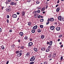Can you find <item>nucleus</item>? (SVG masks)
<instances>
[{
	"instance_id": "nucleus-1",
	"label": "nucleus",
	"mask_w": 64,
	"mask_h": 64,
	"mask_svg": "<svg viewBox=\"0 0 64 64\" xmlns=\"http://www.w3.org/2000/svg\"><path fill=\"white\" fill-rule=\"evenodd\" d=\"M35 60V58L34 56H33L32 57L30 60V61H34Z\"/></svg>"
},
{
	"instance_id": "nucleus-2",
	"label": "nucleus",
	"mask_w": 64,
	"mask_h": 64,
	"mask_svg": "<svg viewBox=\"0 0 64 64\" xmlns=\"http://www.w3.org/2000/svg\"><path fill=\"white\" fill-rule=\"evenodd\" d=\"M10 4L11 5H16V2H12L10 3Z\"/></svg>"
},
{
	"instance_id": "nucleus-3",
	"label": "nucleus",
	"mask_w": 64,
	"mask_h": 64,
	"mask_svg": "<svg viewBox=\"0 0 64 64\" xmlns=\"http://www.w3.org/2000/svg\"><path fill=\"white\" fill-rule=\"evenodd\" d=\"M54 28H55V27L54 26H52L50 28V29L51 30H53Z\"/></svg>"
},
{
	"instance_id": "nucleus-4",
	"label": "nucleus",
	"mask_w": 64,
	"mask_h": 64,
	"mask_svg": "<svg viewBox=\"0 0 64 64\" xmlns=\"http://www.w3.org/2000/svg\"><path fill=\"white\" fill-rule=\"evenodd\" d=\"M6 11L7 12H10L11 11V8H6Z\"/></svg>"
},
{
	"instance_id": "nucleus-5",
	"label": "nucleus",
	"mask_w": 64,
	"mask_h": 64,
	"mask_svg": "<svg viewBox=\"0 0 64 64\" xmlns=\"http://www.w3.org/2000/svg\"><path fill=\"white\" fill-rule=\"evenodd\" d=\"M37 27H38L36 25L35 26H34L33 27L32 29L34 30H35V29H36L37 28Z\"/></svg>"
},
{
	"instance_id": "nucleus-6",
	"label": "nucleus",
	"mask_w": 64,
	"mask_h": 64,
	"mask_svg": "<svg viewBox=\"0 0 64 64\" xmlns=\"http://www.w3.org/2000/svg\"><path fill=\"white\" fill-rule=\"evenodd\" d=\"M17 15L16 14H14L12 15V17L13 18H16L17 17Z\"/></svg>"
},
{
	"instance_id": "nucleus-7",
	"label": "nucleus",
	"mask_w": 64,
	"mask_h": 64,
	"mask_svg": "<svg viewBox=\"0 0 64 64\" xmlns=\"http://www.w3.org/2000/svg\"><path fill=\"white\" fill-rule=\"evenodd\" d=\"M30 55V53L29 52L27 53L26 54V55L27 56V57H29Z\"/></svg>"
},
{
	"instance_id": "nucleus-8",
	"label": "nucleus",
	"mask_w": 64,
	"mask_h": 64,
	"mask_svg": "<svg viewBox=\"0 0 64 64\" xmlns=\"http://www.w3.org/2000/svg\"><path fill=\"white\" fill-rule=\"evenodd\" d=\"M56 30H57V31H60V27H58L56 28Z\"/></svg>"
},
{
	"instance_id": "nucleus-9",
	"label": "nucleus",
	"mask_w": 64,
	"mask_h": 64,
	"mask_svg": "<svg viewBox=\"0 0 64 64\" xmlns=\"http://www.w3.org/2000/svg\"><path fill=\"white\" fill-rule=\"evenodd\" d=\"M61 17V16H59L58 17V19L59 20H61L62 19Z\"/></svg>"
},
{
	"instance_id": "nucleus-10",
	"label": "nucleus",
	"mask_w": 64,
	"mask_h": 64,
	"mask_svg": "<svg viewBox=\"0 0 64 64\" xmlns=\"http://www.w3.org/2000/svg\"><path fill=\"white\" fill-rule=\"evenodd\" d=\"M28 45L30 46H31L33 45V43L32 42H30L28 43Z\"/></svg>"
},
{
	"instance_id": "nucleus-11",
	"label": "nucleus",
	"mask_w": 64,
	"mask_h": 64,
	"mask_svg": "<svg viewBox=\"0 0 64 64\" xmlns=\"http://www.w3.org/2000/svg\"><path fill=\"white\" fill-rule=\"evenodd\" d=\"M38 16V14H36L34 15V17H35V18H37V16Z\"/></svg>"
},
{
	"instance_id": "nucleus-12",
	"label": "nucleus",
	"mask_w": 64,
	"mask_h": 64,
	"mask_svg": "<svg viewBox=\"0 0 64 64\" xmlns=\"http://www.w3.org/2000/svg\"><path fill=\"white\" fill-rule=\"evenodd\" d=\"M22 53H20L18 54H17V56H18V57H20L22 55Z\"/></svg>"
},
{
	"instance_id": "nucleus-13",
	"label": "nucleus",
	"mask_w": 64,
	"mask_h": 64,
	"mask_svg": "<svg viewBox=\"0 0 64 64\" xmlns=\"http://www.w3.org/2000/svg\"><path fill=\"white\" fill-rule=\"evenodd\" d=\"M34 51H36V52H37V51H38V50H37V48H34Z\"/></svg>"
},
{
	"instance_id": "nucleus-14",
	"label": "nucleus",
	"mask_w": 64,
	"mask_h": 64,
	"mask_svg": "<svg viewBox=\"0 0 64 64\" xmlns=\"http://www.w3.org/2000/svg\"><path fill=\"white\" fill-rule=\"evenodd\" d=\"M53 42L52 41H50V42H49V45H50V46H51L52 44V43Z\"/></svg>"
},
{
	"instance_id": "nucleus-15",
	"label": "nucleus",
	"mask_w": 64,
	"mask_h": 64,
	"mask_svg": "<svg viewBox=\"0 0 64 64\" xmlns=\"http://www.w3.org/2000/svg\"><path fill=\"white\" fill-rule=\"evenodd\" d=\"M53 20H54V19L53 18H50L49 20V21H53Z\"/></svg>"
},
{
	"instance_id": "nucleus-16",
	"label": "nucleus",
	"mask_w": 64,
	"mask_h": 64,
	"mask_svg": "<svg viewBox=\"0 0 64 64\" xmlns=\"http://www.w3.org/2000/svg\"><path fill=\"white\" fill-rule=\"evenodd\" d=\"M60 8H58L56 9V11L58 12H59V10H60Z\"/></svg>"
},
{
	"instance_id": "nucleus-17",
	"label": "nucleus",
	"mask_w": 64,
	"mask_h": 64,
	"mask_svg": "<svg viewBox=\"0 0 64 64\" xmlns=\"http://www.w3.org/2000/svg\"><path fill=\"white\" fill-rule=\"evenodd\" d=\"M23 33L22 32H21L20 33V36H23Z\"/></svg>"
},
{
	"instance_id": "nucleus-18",
	"label": "nucleus",
	"mask_w": 64,
	"mask_h": 64,
	"mask_svg": "<svg viewBox=\"0 0 64 64\" xmlns=\"http://www.w3.org/2000/svg\"><path fill=\"white\" fill-rule=\"evenodd\" d=\"M37 32L40 33V32H41V30L40 29H38L37 30Z\"/></svg>"
},
{
	"instance_id": "nucleus-19",
	"label": "nucleus",
	"mask_w": 64,
	"mask_h": 64,
	"mask_svg": "<svg viewBox=\"0 0 64 64\" xmlns=\"http://www.w3.org/2000/svg\"><path fill=\"white\" fill-rule=\"evenodd\" d=\"M45 36H44L43 35L41 36V39H43L44 38Z\"/></svg>"
},
{
	"instance_id": "nucleus-20",
	"label": "nucleus",
	"mask_w": 64,
	"mask_h": 64,
	"mask_svg": "<svg viewBox=\"0 0 64 64\" xmlns=\"http://www.w3.org/2000/svg\"><path fill=\"white\" fill-rule=\"evenodd\" d=\"M45 8L44 7L42 8V10H41V11H44V10H45Z\"/></svg>"
},
{
	"instance_id": "nucleus-21",
	"label": "nucleus",
	"mask_w": 64,
	"mask_h": 64,
	"mask_svg": "<svg viewBox=\"0 0 64 64\" xmlns=\"http://www.w3.org/2000/svg\"><path fill=\"white\" fill-rule=\"evenodd\" d=\"M28 26H30L31 25V22H28Z\"/></svg>"
},
{
	"instance_id": "nucleus-22",
	"label": "nucleus",
	"mask_w": 64,
	"mask_h": 64,
	"mask_svg": "<svg viewBox=\"0 0 64 64\" xmlns=\"http://www.w3.org/2000/svg\"><path fill=\"white\" fill-rule=\"evenodd\" d=\"M45 49V48L44 47H42L41 48V50L42 51H44Z\"/></svg>"
},
{
	"instance_id": "nucleus-23",
	"label": "nucleus",
	"mask_w": 64,
	"mask_h": 64,
	"mask_svg": "<svg viewBox=\"0 0 64 64\" xmlns=\"http://www.w3.org/2000/svg\"><path fill=\"white\" fill-rule=\"evenodd\" d=\"M50 51V50L49 49L47 48L46 50V52H49Z\"/></svg>"
},
{
	"instance_id": "nucleus-24",
	"label": "nucleus",
	"mask_w": 64,
	"mask_h": 64,
	"mask_svg": "<svg viewBox=\"0 0 64 64\" xmlns=\"http://www.w3.org/2000/svg\"><path fill=\"white\" fill-rule=\"evenodd\" d=\"M48 22H47L46 24V25H48L49 23V18L48 20Z\"/></svg>"
},
{
	"instance_id": "nucleus-25",
	"label": "nucleus",
	"mask_w": 64,
	"mask_h": 64,
	"mask_svg": "<svg viewBox=\"0 0 64 64\" xmlns=\"http://www.w3.org/2000/svg\"><path fill=\"white\" fill-rule=\"evenodd\" d=\"M35 30H32V33H35Z\"/></svg>"
},
{
	"instance_id": "nucleus-26",
	"label": "nucleus",
	"mask_w": 64,
	"mask_h": 64,
	"mask_svg": "<svg viewBox=\"0 0 64 64\" xmlns=\"http://www.w3.org/2000/svg\"><path fill=\"white\" fill-rule=\"evenodd\" d=\"M40 27L41 28H43V25H40Z\"/></svg>"
},
{
	"instance_id": "nucleus-27",
	"label": "nucleus",
	"mask_w": 64,
	"mask_h": 64,
	"mask_svg": "<svg viewBox=\"0 0 64 64\" xmlns=\"http://www.w3.org/2000/svg\"><path fill=\"white\" fill-rule=\"evenodd\" d=\"M39 3H40V2L38 1H37L36 2V3L37 4H39Z\"/></svg>"
},
{
	"instance_id": "nucleus-28",
	"label": "nucleus",
	"mask_w": 64,
	"mask_h": 64,
	"mask_svg": "<svg viewBox=\"0 0 64 64\" xmlns=\"http://www.w3.org/2000/svg\"><path fill=\"white\" fill-rule=\"evenodd\" d=\"M1 48H2V49H5V48L3 46H2Z\"/></svg>"
},
{
	"instance_id": "nucleus-29",
	"label": "nucleus",
	"mask_w": 64,
	"mask_h": 64,
	"mask_svg": "<svg viewBox=\"0 0 64 64\" xmlns=\"http://www.w3.org/2000/svg\"><path fill=\"white\" fill-rule=\"evenodd\" d=\"M25 40H27L28 39V37L27 36H25L24 38Z\"/></svg>"
},
{
	"instance_id": "nucleus-30",
	"label": "nucleus",
	"mask_w": 64,
	"mask_h": 64,
	"mask_svg": "<svg viewBox=\"0 0 64 64\" xmlns=\"http://www.w3.org/2000/svg\"><path fill=\"white\" fill-rule=\"evenodd\" d=\"M40 12V10H38L36 12V13H39Z\"/></svg>"
},
{
	"instance_id": "nucleus-31",
	"label": "nucleus",
	"mask_w": 64,
	"mask_h": 64,
	"mask_svg": "<svg viewBox=\"0 0 64 64\" xmlns=\"http://www.w3.org/2000/svg\"><path fill=\"white\" fill-rule=\"evenodd\" d=\"M62 36V34H60V35L59 36V37L60 38H61Z\"/></svg>"
},
{
	"instance_id": "nucleus-32",
	"label": "nucleus",
	"mask_w": 64,
	"mask_h": 64,
	"mask_svg": "<svg viewBox=\"0 0 64 64\" xmlns=\"http://www.w3.org/2000/svg\"><path fill=\"white\" fill-rule=\"evenodd\" d=\"M43 19H41L40 20V22H43L44 21Z\"/></svg>"
},
{
	"instance_id": "nucleus-33",
	"label": "nucleus",
	"mask_w": 64,
	"mask_h": 64,
	"mask_svg": "<svg viewBox=\"0 0 64 64\" xmlns=\"http://www.w3.org/2000/svg\"><path fill=\"white\" fill-rule=\"evenodd\" d=\"M37 9L38 10H40V9H41V8L40 7L39 8V7H37Z\"/></svg>"
},
{
	"instance_id": "nucleus-34",
	"label": "nucleus",
	"mask_w": 64,
	"mask_h": 64,
	"mask_svg": "<svg viewBox=\"0 0 64 64\" xmlns=\"http://www.w3.org/2000/svg\"><path fill=\"white\" fill-rule=\"evenodd\" d=\"M62 59H63V57L62 56H61L60 57V61H62Z\"/></svg>"
},
{
	"instance_id": "nucleus-35",
	"label": "nucleus",
	"mask_w": 64,
	"mask_h": 64,
	"mask_svg": "<svg viewBox=\"0 0 64 64\" xmlns=\"http://www.w3.org/2000/svg\"><path fill=\"white\" fill-rule=\"evenodd\" d=\"M22 15H25V12H24L23 11L22 12Z\"/></svg>"
},
{
	"instance_id": "nucleus-36",
	"label": "nucleus",
	"mask_w": 64,
	"mask_h": 64,
	"mask_svg": "<svg viewBox=\"0 0 64 64\" xmlns=\"http://www.w3.org/2000/svg\"><path fill=\"white\" fill-rule=\"evenodd\" d=\"M20 48L21 49H24V46H21Z\"/></svg>"
},
{
	"instance_id": "nucleus-37",
	"label": "nucleus",
	"mask_w": 64,
	"mask_h": 64,
	"mask_svg": "<svg viewBox=\"0 0 64 64\" xmlns=\"http://www.w3.org/2000/svg\"><path fill=\"white\" fill-rule=\"evenodd\" d=\"M12 47L13 48H14V47H15V46H14V45L13 44L12 46Z\"/></svg>"
},
{
	"instance_id": "nucleus-38",
	"label": "nucleus",
	"mask_w": 64,
	"mask_h": 64,
	"mask_svg": "<svg viewBox=\"0 0 64 64\" xmlns=\"http://www.w3.org/2000/svg\"><path fill=\"white\" fill-rule=\"evenodd\" d=\"M7 1L8 2H11V0H8Z\"/></svg>"
},
{
	"instance_id": "nucleus-39",
	"label": "nucleus",
	"mask_w": 64,
	"mask_h": 64,
	"mask_svg": "<svg viewBox=\"0 0 64 64\" xmlns=\"http://www.w3.org/2000/svg\"><path fill=\"white\" fill-rule=\"evenodd\" d=\"M6 17L7 18H9V16L8 15L6 16Z\"/></svg>"
},
{
	"instance_id": "nucleus-40",
	"label": "nucleus",
	"mask_w": 64,
	"mask_h": 64,
	"mask_svg": "<svg viewBox=\"0 0 64 64\" xmlns=\"http://www.w3.org/2000/svg\"><path fill=\"white\" fill-rule=\"evenodd\" d=\"M19 53H22V50H20L19 52Z\"/></svg>"
},
{
	"instance_id": "nucleus-41",
	"label": "nucleus",
	"mask_w": 64,
	"mask_h": 64,
	"mask_svg": "<svg viewBox=\"0 0 64 64\" xmlns=\"http://www.w3.org/2000/svg\"><path fill=\"white\" fill-rule=\"evenodd\" d=\"M16 53L17 54H18V53H19V50H17L16 51Z\"/></svg>"
},
{
	"instance_id": "nucleus-42",
	"label": "nucleus",
	"mask_w": 64,
	"mask_h": 64,
	"mask_svg": "<svg viewBox=\"0 0 64 64\" xmlns=\"http://www.w3.org/2000/svg\"><path fill=\"white\" fill-rule=\"evenodd\" d=\"M44 64H47V62H44Z\"/></svg>"
},
{
	"instance_id": "nucleus-43",
	"label": "nucleus",
	"mask_w": 64,
	"mask_h": 64,
	"mask_svg": "<svg viewBox=\"0 0 64 64\" xmlns=\"http://www.w3.org/2000/svg\"><path fill=\"white\" fill-rule=\"evenodd\" d=\"M34 64V62H32L30 63V64Z\"/></svg>"
},
{
	"instance_id": "nucleus-44",
	"label": "nucleus",
	"mask_w": 64,
	"mask_h": 64,
	"mask_svg": "<svg viewBox=\"0 0 64 64\" xmlns=\"http://www.w3.org/2000/svg\"><path fill=\"white\" fill-rule=\"evenodd\" d=\"M51 57V55L50 54V55H49L48 57H49V58H50V57Z\"/></svg>"
},
{
	"instance_id": "nucleus-45",
	"label": "nucleus",
	"mask_w": 64,
	"mask_h": 64,
	"mask_svg": "<svg viewBox=\"0 0 64 64\" xmlns=\"http://www.w3.org/2000/svg\"><path fill=\"white\" fill-rule=\"evenodd\" d=\"M48 48H51V46H48Z\"/></svg>"
},
{
	"instance_id": "nucleus-46",
	"label": "nucleus",
	"mask_w": 64,
	"mask_h": 64,
	"mask_svg": "<svg viewBox=\"0 0 64 64\" xmlns=\"http://www.w3.org/2000/svg\"><path fill=\"white\" fill-rule=\"evenodd\" d=\"M40 17H41V16H40V15H39L38 16V18H40Z\"/></svg>"
},
{
	"instance_id": "nucleus-47",
	"label": "nucleus",
	"mask_w": 64,
	"mask_h": 64,
	"mask_svg": "<svg viewBox=\"0 0 64 64\" xmlns=\"http://www.w3.org/2000/svg\"><path fill=\"white\" fill-rule=\"evenodd\" d=\"M47 45L49 44V42H47Z\"/></svg>"
},
{
	"instance_id": "nucleus-48",
	"label": "nucleus",
	"mask_w": 64,
	"mask_h": 64,
	"mask_svg": "<svg viewBox=\"0 0 64 64\" xmlns=\"http://www.w3.org/2000/svg\"><path fill=\"white\" fill-rule=\"evenodd\" d=\"M10 32H12V30H10L9 31Z\"/></svg>"
},
{
	"instance_id": "nucleus-49",
	"label": "nucleus",
	"mask_w": 64,
	"mask_h": 64,
	"mask_svg": "<svg viewBox=\"0 0 64 64\" xmlns=\"http://www.w3.org/2000/svg\"><path fill=\"white\" fill-rule=\"evenodd\" d=\"M16 14H18V15H19L20 14V13H19V12H16Z\"/></svg>"
},
{
	"instance_id": "nucleus-50",
	"label": "nucleus",
	"mask_w": 64,
	"mask_h": 64,
	"mask_svg": "<svg viewBox=\"0 0 64 64\" xmlns=\"http://www.w3.org/2000/svg\"><path fill=\"white\" fill-rule=\"evenodd\" d=\"M60 1L59 0H58V1L57 2V3H59Z\"/></svg>"
},
{
	"instance_id": "nucleus-51",
	"label": "nucleus",
	"mask_w": 64,
	"mask_h": 64,
	"mask_svg": "<svg viewBox=\"0 0 64 64\" xmlns=\"http://www.w3.org/2000/svg\"><path fill=\"white\" fill-rule=\"evenodd\" d=\"M17 21H18V20H19V17H18L17 18Z\"/></svg>"
},
{
	"instance_id": "nucleus-52",
	"label": "nucleus",
	"mask_w": 64,
	"mask_h": 64,
	"mask_svg": "<svg viewBox=\"0 0 64 64\" xmlns=\"http://www.w3.org/2000/svg\"><path fill=\"white\" fill-rule=\"evenodd\" d=\"M18 42H20V40H18Z\"/></svg>"
},
{
	"instance_id": "nucleus-53",
	"label": "nucleus",
	"mask_w": 64,
	"mask_h": 64,
	"mask_svg": "<svg viewBox=\"0 0 64 64\" xmlns=\"http://www.w3.org/2000/svg\"><path fill=\"white\" fill-rule=\"evenodd\" d=\"M59 5L58 4L57 5H56V7H58V6Z\"/></svg>"
},
{
	"instance_id": "nucleus-54",
	"label": "nucleus",
	"mask_w": 64,
	"mask_h": 64,
	"mask_svg": "<svg viewBox=\"0 0 64 64\" xmlns=\"http://www.w3.org/2000/svg\"><path fill=\"white\" fill-rule=\"evenodd\" d=\"M30 41H32V38H30Z\"/></svg>"
},
{
	"instance_id": "nucleus-55",
	"label": "nucleus",
	"mask_w": 64,
	"mask_h": 64,
	"mask_svg": "<svg viewBox=\"0 0 64 64\" xmlns=\"http://www.w3.org/2000/svg\"><path fill=\"white\" fill-rule=\"evenodd\" d=\"M63 45H62L60 46V47H63Z\"/></svg>"
},
{
	"instance_id": "nucleus-56",
	"label": "nucleus",
	"mask_w": 64,
	"mask_h": 64,
	"mask_svg": "<svg viewBox=\"0 0 64 64\" xmlns=\"http://www.w3.org/2000/svg\"><path fill=\"white\" fill-rule=\"evenodd\" d=\"M7 22L8 23H9V20H7Z\"/></svg>"
},
{
	"instance_id": "nucleus-57",
	"label": "nucleus",
	"mask_w": 64,
	"mask_h": 64,
	"mask_svg": "<svg viewBox=\"0 0 64 64\" xmlns=\"http://www.w3.org/2000/svg\"><path fill=\"white\" fill-rule=\"evenodd\" d=\"M6 63H7V64H8V63H9V61H7V62H6Z\"/></svg>"
},
{
	"instance_id": "nucleus-58",
	"label": "nucleus",
	"mask_w": 64,
	"mask_h": 64,
	"mask_svg": "<svg viewBox=\"0 0 64 64\" xmlns=\"http://www.w3.org/2000/svg\"><path fill=\"white\" fill-rule=\"evenodd\" d=\"M59 44H60V45L62 44V42H60Z\"/></svg>"
},
{
	"instance_id": "nucleus-59",
	"label": "nucleus",
	"mask_w": 64,
	"mask_h": 64,
	"mask_svg": "<svg viewBox=\"0 0 64 64\" xmlns=\"http://www.w3.org/2000/svg\"><path fill=\"white\" fill-rule=\"evenodd\" d=\"M62 21H64V18H62Z\"/></svg>"
},
{
	"instance_id": "nucleus-60",
	"label": "nucleus",
	"mask_w": 64,
	"mask_h": 64,
	"mask_svg": "<svg viewBox=\"0 0 64 64\" xmlns=\"http://www.w3.org/2000/svg\"><path fill=\"white\" fill-rule=\"evenodd\" d=\"M60 39H59L58 40V41H60Z\"/></svg>"
},
{
	"instance_id": "nucleus-61",
	"label": "nucleus",
	"mask_w": 64,
	"mask_h": 64,
	"mask_svg": "<svg viewBox=\"0 0 64 64\" xmlns=\"http://www.w3.org/2000/svg\"><path fill=\"white\" fill-rule=\"evenodd\" d=\"M2 30V29L1 28H0V32H1V30Z\"/></svg>"
},
{
	"instance_id": "nucleus-62",
	"label": "nucleus",
	"mask_w": 64,
	"mask_h": 64,
	"mask_svg": "<svg viewBox=\"0 0 64 64\" xmlns=\"http://www.w3.org/2000/svg\"><path fill=\"white\" fill-rule=\"evenodd\" d=\"M42 13H43V14H44V13H45V12H42Z\"/></svg>"
},
{
	"instance_id": "nucleus-63",
	"label": "nucleus",
	"mask_w": 64,
	"mask_h": 64,
	"mask_svg": "<svg viewBox=\"0 0 64 64\" xmlns=\"http://www.w3.org/2000/svg\"><path fill=\"white\" fill-rule=\"evenodd\" d=\"M3 8H4V7H2V10H3Z\"/></svg>"
},
{
	"instance_id": "nucleus-64",
	"label": "nucleus",
	"mask_w": 64,
	"mask_h": 64,
	"mask_svg": "<svg viewBox=\"0 0 64 64\" xmlns=\"http://www.w3.org/2000/svg\"><path fill=\"white\" fill-rule=\"evenodd\" d=\"M8 7H11V6H8Z\"/></svg>"
}]
</instances>
